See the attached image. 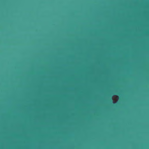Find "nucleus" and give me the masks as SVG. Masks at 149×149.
<instances>
[{
  "mask_svg": "<svg viewBox=\"0 0 149 149\" xmlns=\"http://www.w3.org/2000/svg\"><path fill=\"white\" fill-rule=\"evenodd\" d=\"M112 99H111V102L112 101Z\"/></svg>",
  "mask_w": 149,
  "mask_h": 149,
  "instance_id": "obj_1",
  "label": "nucleus"
}]
</instances>
